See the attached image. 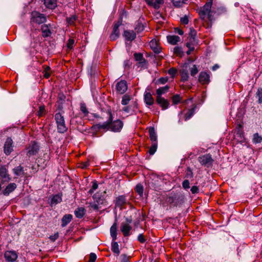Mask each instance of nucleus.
I'll list each match as a JSON object with an SVG mask.
<instances>
[{"mask_svg":"<svg viewBox=\"0 0 262 262\" xmlns=\"http://www.w3.org/2000/svg\"><path fill=\"white\" fill-rule=\"evenodd\" d=\"M131 221L127 220V222H122L120 226V230L124 236H128L130 235V231L132 227L130 225Z\"/></svg>","mask_w":262,"mask_h":262,"instance_id":"5","label":"nucleus"},{"mask_svg":"<svg viewBox=\"0 0 262 262\" xmlns=\"http://www.w3.org/2000/svg\"><path fill=\"white\" fill-rule=\"evenodd\" d=\"M13 150V140L11 138H8L5 143L4 151L6 155H9Z\"/></svg>","mask_w":262,"mask_h":262,"instance_id":"9","label":"nucleus"},{"mask_svg":"<svg viewBox=\"0 0 262 262\" xmlns=\"http://www.w3.org/2000/svg\"><path fill=\"white\" fill-rule=\"evenodd\" d=\"M50 68L48 66H47L45 68V70L43 72L44 77H45L46 78H48L50 77Z\"/></svg>","mask_w":262,"mask_h":262,"instance_id":"52","label":"nucleus"},{"mask_svg":"<svg viewBox=\"0 0 262 262\" xmlns=\"http://www.w3.org/2000/svg\"><path fill=\"white\" fill-rule=\"evenodd\" d=\"M213 0H207L206 4L201 8L200 11V15L201 17L204 18L205 15H207L208 18H210L211 14V8Z\"/></svg>","mask_w":262,"mask_h":262,"instance_id":"2","label":"nucleus"},{"mask_svg":"<svg viewBox=\"0 0 262 262\" xmlns=\"http://www.w3.org/2000/svg\"><path fill=\"white\" fill-rule=\"evenodd\" d=\"M182 186H183V187L184 189L189 188V181L187 180H186L184 181L183 183H182Z\"/></svg>","mask_w":262,"mask_h":262,"instance_id":"60","label":"nucleus"},{"mask_svg":"<svg viewBox=\"0 0 262 262\" xmlns=\"http://www.w3.org/2000/svg\"><path fill=\"white\" fill-rule=\"evenodd\" d=\"M177 70L174 69V68H170L169 70H168V73L172 77H173L177 73Z\"/></svg>","mask_w":262,"mask_h":262,"instance_id":"59","label":"nucleus"},{"mask_svg":"<svg viewBox=\"0 0 262 262\" xmlns=\"http://www.w3.org/2000/svg\"><path fill=\"white\" fill-rule=\"evenodd\" d=\"M157 142H152L151 147H150L148 152L150 155H154L157 150Z\"/></svg>","mask_w":262,"mask_h":262,"instance_id":"37","label":"nucleus"},{"mask_svg":"<svg viewBox=\"0 0 262 262\" xmlns=\"http://www.w3.org/2000/svg\"><path fill=\"white\" fill-rule=\"evenodd\" d=\"M176 198V195L170 196L168 197L167 201L168 203L172 204L174 202V199Z\"/></svg>","mask_w":262,"mask_h":262,"instance_id":"63","label":"nucleus"},{"mask_svg":"<svg viewBox=\"0 0 262 262\" xmlns=\"http://www.w3.org/2000/svg\"><path fill=\"white\" fill-rule=\"evenodd\" d=\"M124 36L128 41H133L136 37V33L133 31L126 30L124 32Z\"/></svg>","mask_w":262,"mask_h":262,"instance_id":"18","label":"nucleus"},{"mask_svg":"<svg viewBox=\"0 0 262 262\" xmlns=\"http://www.w3.org/2000/svg\"><path fill=\"white\" fill-rule=\"evenodd\" d=\"M199 161L201 165L209 167L212 165L213 160L210 154H206L199 157Z\"/></svg>","mask_w":262,"mask_h":262,"instance_id":"6","label":"nucleus"},{"mask_svg":"<svg viewBox=\"0 0 262 262\" xmlns=\"http://www.w3.org/2000/svg\"><path fill=\"white\" fill-rule=\"evenodd\" d=\"M50 25H43L41 26V30L42 36L45 37L50 36L51 35V32L49 29Z\"/></svg>","mask_w":262,"mask_h":262,"instance_id":"22","label":"nucleus"},{"mask_svg":"<svg viewBox=\"0 0 262 262\" xmlns=\"http://www.w3.org/2000/svg\"><path fill=\"white\" fill-rule=\"evenodd\" d=\"M96 258V255L94 253H91L90 254L89 262H95Z\"/></svg>","mask_w":262,"mask_h":262,"instance_id":"55","label":"nucleus"},{"mask_svg":"<svg viewBox=\"0 0 262 262\" xmlns=\"http://www.w3.org/2000/svg\"><path fill=\"white\" fill-rule=\"evenodd\" d=\"M199 82L203 84H208L210 82L209 75L206 72H201L199 77Z\"/></svg>","mask_w":262,"mask_h":262,"instance_id":"13","label":"nucleus"},{"mask_svg":"<svg viewBox=\"0 0 262 262\" xmlns=\"http://www.w3.org/2000/svg\"><path fill=\"white\" fill-rule=\"evenodd\" d=\"M16 188L15 183H12L9 184L3 191V194L5 195H9L11 192L13 191Z\"/></svg>","mask_w":262,"mask_h":262,"instance_id":"20","label":"nucleus"},{"mask_svg":"<svg viewBox=\"0 0 262 262\" xmlns=\"http://www.w3.org/2000/svg\"><path fill=\"white\" fill-rule=\"evenodd\" d=\"M181 22L182 24L187 25L188 24L189 20L187 16H184L181 18Z\"/></svg>","mask_w":262,"mask_h":262,"instance_id":"58","label":"nucleus"},{"mask_svg":"<svg viewBox=\"0 0 262 262\" xmlns=\"http://www.w3.org/2000/svg\"><path fill=\"white\" fill-rule=\"evenodd\" d=\"M54 117L58 132L60 133L66 132L68 128L66 125L63 116L60 113H58L55 114Z\"/></svg>","mask_w":262,"mask_h":262,"instance_id":"1","label":"nucleus"},{"mask_svg":"<svg viewBox=\"0 0 262 262\" xmlns=\"http://www.w3.org/2000/svg\"><path fill=\"white\" fill-rule=\"evenodd\" d=\"M182 100V98L179 95H175L172 97V101L173 104H177Z\"/></svg>","mask_w":262,"mask_h":262,"instance_id":"43","label":"nucleus"},{"mask_svg":"<svg viewBox=\"0 0 262 262\" xmlns=\"http://www.w3.org/2000/svg\"><path fill=\"white\" fill-rule=\"evenodd\" d=\"M46 114V111L44 105H41L39 107V110L36 113V115L39 117H41L43 116Z\"/></svg>","mask_w":262,"mask_h":262,"instance_id":"35","label":"nucleus"},{"mask_svg":"<svg viewBox=\"0 0 262 262\" xmlns=\"http://www.w3.org/2000/svg\"><path fill=\"white\" fill-rule=\"evenodd\" d=\"M75 41L72 38H70L67 43V47L69 49L71 50L73 48Z\"/></svg>","mask_w":262,"mask_h":262,"instance_id":"53","label":"nucleus"},{"mask_svg":"<svg viewBox=\"0 0 262 262\" xmlns=\"http://www.w3.org/2000/svg\"><path fill=\"white\" fill-rule=\"evenodd\" d=\"M80 111L83 114L84 116H87L89 113L84 103H80Z\"/></svg>","mask_w":262,"mask_h":262,"instance_id":"39","label":"nucleus"},{"mask_svg":"<svg viewBox=\"0 0 262 262\" xmlns=\"http://www.w3.org/2000/svg\"><path fill=\"white\" fill-rule=\"evenodd\" d=\"M185 0H172V3L174 7H180L185 3Z\"/></svg>","mask_w":262,"mask_h":262,"instance_id":"40","label":"nucleus"},{"mask_svg":"<svg viewBox=\"0 0 262 262\" xmlns=\"http://www.w3.org/2000/svg\"><path fill=\"white\" fill-rule=\"evenodd\" d=\"M134 58L136 61H139L140 63H142L144 62L145 59L143 57V55L141 53H135L134 54Z\"/></svg>","mask_w":262,"mask_h":262,"instance_id":"34","label":"nucleus"},{"mask_svg":"<svg viewBox=\"0 0 262 262\" xmlns=\"http://www.w3.org/2000/svg\"><path fill=\"white\" fill-rule=\"evenodd\" d=\"M194 108L189 110L187 113L185 115V120L186 121L189 119L194 114Z\"/></svg>","mask_w":262,"mask_h":262,"instance_id":"46","label":"nucleus"},{"mask_svg":"<svg viewBox=\"0 0 262 262\" xmlns=\"http://www.w3.org/2000/svg\"><path fill=\"white\" fill-rule=\"evenodd\" d=\"M168 81L167 77H161L156 81L157 84H164L166 83Z\"/></svg>","mask_w":262,"mask_h":262,"instance_id":"50","label":"nucleus"},{"mask_svg":"<svg viewBox=\"0 0 262 262\" xmlns=\"http://www.w3.org/2000/svg\"><path fill=\"white\" fill-rule=\"evenodd\" d=\"M130 100L131 96L128 94H125L122 97L121 104L122 105H126L129 103Z\"/></svg>","mask_w":262,"mask_h":262,"instance_id":"33","label":"nucleus"},{"mask_svg":"<svg viewBox=\"0 0 262 262\" xmlns=\"http://www.w3.org/2000/svg\"><path fill=\"white\" fill-rule=\"evenodd\" d=\"M85 209L83 207H80L76 209L75 211V214L78 218H82L85 214Z\"/></svg>","mask_w":262,"mask_h":262,"instance_id":"28","label":"nucleus"},{"mask_svg":"<svg viewBox=\"0 0 262 262\" xmlns=\"http://www.w3.org/2000/svg\"><path fill=\"white\" fill-rule=\"evenodd\" d=\"M126 203L125 196L121 195L118 196L116 199V205L118 206H122Z\"/></svg>","mask_w":262,"mask_h":262,"instance_id":"27","label":"nucleus"},{"mask_svg":"<svg viewBox=\"0 0 262 262\" xmlns=\"http://www.w3.org/2000/svg\"><path fill=\"white\" fill-rule=\"evenodd\" d=\"M149 46L155 53L160 52L161 48L156 39H152L149 42Z\"/></svg>","mask_w":262,"mask_h":262,"instance_id":"15","label":"nucleus"},{"mask_svg":"<svg viewBox=\"0 0 262 262\" xmlns=\"http://www.w3.org/2000/svg\"><path fill=\"white\" fill-rule=\"evenodd\" d=\"M163 3V0H155V1L154 2L152 7L155 9H159L160 7V5L162 4Z\"/></svg>","mask_w":262,"mask_h":262,"instance_id":"49","label":"nucleus"},{"mask_svg":"<svg viewBox=\"0 0 262 262\" xmlns=\"http://www.w3.org/2000/svg\"><path fill=\"white\" fill-rule=\"evenodd\" d=\"M123 122L120 120L111 122L110 129L114 132H120L123 127Z\"/></svg>","mask_w":262,"mask_h":262,"instance_id":"10","label":"nucleus"},{"mask_svg":"<svg viewBox=\"0 0 262 262\" xmlns=\"http://www.w3.org/2000/svg\"><path fill=\"white\" fill-rule=\"evenodd\" d=\"M12 170L14 174L17 176H20L24 174V168L21 166L15 167Z\"/></svg>","mask_w":262,"mask_h":262,"instance_id":"29","label":"nucleus"},{"mask_svg":"<svg viewBox=\"0 0 262 262\" xmlns=\"http://www.w3.org/2000/svg\"><path fill=\"white\" fill-rule=\"evenodd\" d=\"M135 29L138 33L141 32L144 30V25L142 23L138 21L136 25Z\"/></svg>","mask_w":262,"mask_h":262,"instance_id":"38","label":"nucleus"},{"mask_svg":"<svg viewBox=\"0 0 262 262\" xmlns=\"http://www.w3.org/2000/svg\"><path fill=\"white\" fill-rule=\"evenodd\" d=\"M28 157L36 155L39 150V145L35 142H31L26 148Z\"/></svg>","mask_w":262,"mask_h":262,"instance_id":"4","label":"nucleus"},{"mask_svg":"<svg viewBox=\"0 0 262 262\" xmlns=\"http://www.w3.org/2000/svg\"><path fill=\"white\" fill-rule=\"evenodd\" d=\"M237 134L239 135V136L240 137V138L241 139L244 138L243 132V130H242V126L241 125H240V124L238 125V127L237 128Z\"/></svg>","mask_w":262,"mask_h":262,"instance_id":"54","label":"nucleus"},{"mask_svg":"<svg viewBox=\"0 0 262 262\" xmlns=\"http://www.w3.org/2000/svg\"><path fill=\"white\" fill-rule=\"evenodd\" d=\"M72 215L71 214H66L61 220V226H66L72 220Z\"/></svg>","mask_w":262,"mask_h":262,"instance_id":"25","label":"nucleus"},{"mask_svg":"<svg viewBox=\"0 0 262 262\" xmlns=\"http://www.w3.org/2000/svg\"><path fill=\"white\" fill-rule=\"evenodd\" d=\"M107 114L109 115V119L107 121L103 123H99L96 125L97 128L99 129H103L104 130L110 129L111 122L113 120V115L112 114L111 110L110 109L107 110Z\"/></svg>","mask_w":262,"mask_h":262,"instance_id":"7","label":"nucleus"},{"mask_svg":"<svg viewBox=\"0 0 262 262\" xmlns=\"http://www.w3.org/2000/svg\"><path fill=\"white\" fill-rule=\"evenodd\" d=\"M181 79L183 81H187L189 77L188 72L184 70L181 71Z\"/></svg>","mask_w":262,"mask_h":262,"instance_id":"45","label":"nucleus"},{"mask_svg":"<svg viewBox=\"0 0 262 262\" xmlns=\"http://www.w3.org/2000/svg\"><path fill=\"white\" fill-rule=\"evenodd\" d=\"M119 26V24H116L114 25L113 32L110 35V38L112 40H115L119 37V31L118 28Z\"/></svg>","mask_w":262,"mask_h":262,"instance_id":"17","label":"nucleus"},{"mask_svg":"<svg viewBox=\"0 0 262 262\" xmlns=\"http://www.w3.org/2000/svg\"><path fill=\"white\" fill-rule=\"evenodd\" d=\"M262 141V137L258 134L256 133L253 135V142L255 143H258Z\"/></svg>","mask_w":262,"mask_h":262,"instance_id":"44","label":"nucleus"},{"mask_svg":"<svg viewBox=\"0 0 262 262\" xmlns=\"http://www.w3.org/2000/svg\"><path fill=\"white\" fill-rule=\"evenodd\" d=\"M196 35V31L192 28H189V36L188 37V41L187 42L192 43H196L195 36Z\"/></svg>","mask_w":262,"mask_h":262,"instance_id":"16","label":"nucleus"},{"mask_svg":"<svg viewBox=\"0 0 262 262\" xmlns=\"http://www.w3.org/2000/svg\"><path fill=\"white\" fill-rule=\"evenodd\" d=\"M199 72L197 67L196 65H193L190 69V74L192 76H195Z\"/></svg>","mask_w":262,"mask_h":262,"instance_id":"51","label":"nucleus"},{"mask_svg":"<svg viewBox=\"0 0 262 262\" xmlns=\"http://www.w3.org/2000/svg\"><path fill=\"white\" fill-rule=\"evenodd\" d=\"M98 188V184L96 182H93V185L92 188L89 191L90 193H92L94 190H96Z\"/></svg>","mask_w":262,"mask_h":262,"instance_id":"56","label":"nucleus"},{"mask_svg":"<svg viewBox=\"0 0 262 262\" xmlns=\"http://www.w3.org/2000/svg\"><path fill=\"white\" fill-rule=\"evenodd\" d=\"M110 234L113 238V241H115L117 239V224L116 222H115L111 226L110 228Z\"/></svg>","mask_w":262,"mask_h":262,"instance_id":"21","label":"nucleus"},{"mask_svg":"<svg viewBox=\"0 0 262 262\" xmlns=\"http://www.w3.org/2000/svg\"><path fill=\"white\" fill-rule=\"evenodd\" d=\"M149 138L152 142L157 141V136L154 127H150L149 129Z\"/></svg>","mask_w":262,"mask_h":262,"instance_id":"30","label":"nucleus"},{"mask_svg":"<svg viewBox=\"0 0 262 262\" xmlns=\"http://www.w3.org/2000/svg\"><path fill=\"white\" fill-rule=\"evenodd\" d=\"M112 251L116 253L117 255H118L120 253L119 245L117 242H116L115 241H113L112 243Z\"/></svg>","mask_w":262,"mask_h":262,"instance_id":"31","label":"nucleus"},{"mask_svg":"<svg viewBox=\"0 0 262 262\" xmlns=\"http://www.w3.org/2000/svg\"><path fill=\"white\" fill-rule=\"evenodd\" d=\"M117 92L120 94H124L127 90L126 82L125 80H121L117 82L116 85Z\"/></svg>","mask_w":262,"mask_h":262,"instance_id":"12","label":"nucleus"},{"mask_svg":"<svg viewBox=\"0 0 262 262\" xmlns=\"http://www.w3.org/2000/svg\"><path fill=\"white\" fill-rule=\"evenodd\" d=\"M169 87L166 85L158 89L156 91L157 97H162V95L166 93L169 90Z\"/></svg>","mask_w":262,"mask_h":262,"instance_id":"26","label":"nucleus"},{"mask_svg":"<svg viewBox=\"0 0 262 262\" xmlns=\"http://www.w3.org/2000/svg\"><path fill=\"white\" fill-rule=\"evenodd\" d=\"M137 239L138 241L140 242L141 243H144L146 241L144 236L143 235V234H140L138 236Z\"/></svg>","mask_w":262,"mask_h":262,"instance_id":"57","label":"nucleus"},{"mask_svg":"<svg viewBox=\"0 0 262 262\" xmlns=\"http://www.w3.org/2000/svg\"><path fill=\"white\" fill-rule=\"evenodd\" d=\"M157 103L162 107V110H166L169 107V102L162 97H157Z\"/></svg>","mask_w":262,"mask_h":262,"instance_id":"14","label":"nucleus"},{"mask_svg":"<svg viewBox=\"0 0 262 262\" xmlns=\"http://www.w3.org/2000/svg\"><path fill=\"white\" fill-rule=\"evenodd\" d=\"M0 177L2 180V182H9L11 180L10 175L8 173L7 166L3 165L0 167Z\"/></svg>","mask_w":262,"mask_h":262,"instance_id":"8","label":"nucleus"},{"mask_svg":"<svg viewBox=\"0 0 262 262\" xmlns=\"http://www.w3.org/2000/svg\"><path fill=\"white\" fill-rule=\"evenodd\" d=\"M76 18H77L75 15H72L71 17L67 18V22L68 24V25H74L75 20H76Z\"/></svg>","mask_w":262,"mask_h":262,"instance_id":"47","label":"nucleus"},{"mask_svg":"<svg viewBox=\"0 0 262 262\" xmlns=\"http://www.w3.org/2000/svg\"><path fill=\"white\" fill-rule=\"evenodd\" d=\"M58 236V233L57 232L55 233L54 235H51L49 238L52 241L54 242L57 239Z\"/></svg>","mask_w":262,"mask_h":262,"instance_id":"62","label":"nucleus"},{"mask_svg":"<svg viewBox=\"0 0 262 262\" xmlns=\"http://www.w3.org/2000/svg\"><path fill=\"white\" fill-rule=\"evenodd\" d=\"M47 18L45 14L37 11H34L31 14V22L41 24L46 21Z\"/></svg>","mask_w":262,"mask_h":262,"instance_id":"3","label":"nucleus"},{"mask_svg":"<svg viewBox=\"0 0 262 262\" xmlns=\"http://www.w3.org/2000/svg\"><path fill=\"white\" fill-rule=\"evenodd\" d=\"M130 106H126L122 108V111L125 113H129L130 111Z\"/></svg>","mask_w":262,"mask_h":262,"instance_id":"64","label":"nucleus"},{"mask_svg":"<svg viewBox=\"0 0 262 262\" xmlns=\"http://www.w3.org/2000/svg\"><path fill=\"white\" fill-rule=\"evenodd\" d=\"M173 53L175 55L180 57L182 56L184 54L182 49L179 47H176L174 48Z\"/></svg>","mask_w":262,"mask_h":262,"instance_id":"36","label":"nucleus"},{"mask_svg":"<svg viewBox=\"0 0 262 262\" xmlns=\"http://www.w3.org/2000/svg\"><path fill=\"white\" fill-rule=\"evenodd\" d=\"M168 42L171 45H176L180 41V38L176 35H169L167 36Z\"/></svg>","mask_w":262,"mask_h":262,"instance_id":"23","label":"nucleus"},{"mask_svg":"<svg viewBox=\"0 0 262 262\" xmlns=\"http://www.w3.org/2000/svg\"><path fill=\"white\" fill-rule=\"evenodd\" d=\"M144 101L148 105H151L154 104V99L149 92H145L144 93Z\"/></svg>","mask_w":262,"mask_h":262,"instance_id":"19","label":"nucleus"},{"mask_svg":"<svg viewBox=\"0 0 262 262\" xmlns=\"http://www.w3.org/2000/svg\"><path fill=\"white\" fill-rule=\"evenodd\" d=\"M6 260L8 262H14L17 258V254L14 251H7L4 254Z\"/></svg>","mask_w":262,"mask_h":262,"instance_id":"11","label":"nucleus"},{"mask_svg":"<svg viewBox=\"0 0 262 262\" xmlns=\"http://www.w3.org/2000/svg\"><path fill=\"white\" fill-rule=\"evenodd\" d=\"M45 6L50 9H54L56 6V0H44Z\"/></svg>","mask_w":262,"mask_h":262,"instance_id":"24","label":"nucleus"},{"mask_svg":"<svg viewBox=\"0 0 262 262\" xmlns=\"http://www.w3.org/2000/svg\"><path fill=\"white\" fill-rule=\"evenodd\" d=\"M135 190L140 196H142L143 193V187L141 184H138L135 188Z\"/></svg>","mask_w":262,"mask_h":262,"instance_id":"41","label":"nucleus"},{"mask_svg":"<svg viewBox=\"0 0 262 262\" xmlns=\"http://www.w3.org/2000/svg\"><path fill=\"white\" fill-rule=\"evenodd\" d=\"M191 191L192 193L195 194L199 192V188L196 186H193L191 188Z\"/></svg>","mask_w":262,"mask_h":262,"instance_id":"61","label":"nucleus"},{"mask_svg":"<svg viewBox=\"0 0 262 262\" xmlns=\"http://www.w3.org/2000/svg\"><path fill=\"white\" fill-rule=\"evenodd\" d=\"M195 43H191V42H187L186 43V46H187V47L188 48H189V50L187 52V54L188 55H189V54L191 53V52L192 51H193V50H194V45H195Z\"/></svg>","mask_w":262,"mask_h":262,"instance_id":"48","label":"nucleus"},{"mask_svg":"<svg viewBox=\"0 0 262 262\" xmlns=\"http://www.w3.org/2000/svg\"><path fill=\"white\" fill-rule=\"evenodd\" d=\"M256 97L258 98V103H262V89L259 88L256 92Z\"/></svg>","mask_w":262,"mask_h":262,"instance_id":"42","label":"nucleus"},{"mask_svg":"<svg viewBox=\"0 0 262 262\" xmlns=\"http://www.w3.org/2000/svg\"><path fill=\"white\" fill-rule=\"evenodd\" d=\"M62 201L61 196L60 194H56L54 195L51 200L52 205H56L57 204L61 202Z\"/></svg>","mask_w":262,"mask_h":262,"instance_id":"32","label":"nucleus"}]
</instances>
